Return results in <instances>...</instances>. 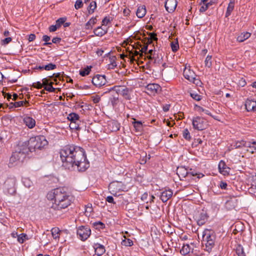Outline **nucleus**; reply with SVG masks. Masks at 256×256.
Masks as SVG:
<instances>
[{
  "instance_id": "obj_1",
  "label": "nucleus",
  "mask_w": 256,
  "mask_h": 256,
  "mask_svg": "<svg viewBox=\"0 0 256 256\" xmlns=\"http://www.w3.org/2000/svg\"><path fill=\"white\" fill-rule=\"evenodd\" d=\"M60 153L62 166L70 170L76 166L78 171L84 172L90 166L85 152L80 147L68 145Z\"/></svg>"
},
{
  "instance_id": "obj_2",
  "label": "nucleus",
  "mask_w": 256,
  "mask_h": 256,
  "mask_svg": "<svg viewBox=\"0 0 256 256\" xmlns=\"http://www.w3.org/2000/svg\"><path fill=\"white\" fill-rule=\"evenodd\" d=\"M48 200H54L50 209L60 210L67 208L72 203V196L64 188H58L49 192L46 195Z\"/></svg>"
},
{
  "instance_id": "obj_3",
  "label": "nucleus",
  "mask_w": 256,
  "mask_h": 256,
  "mask_svg": "<svg viewBox=\"0 0 256 256\" xmlns=\"http://www.w3.org/2000/svg\"><path fill=\"white\" fill-rule=\"evenodd\" d=\"M47 144L48 141L44 136L32 137L28 141V148H26L23 149L18 148V150H16L12 153L10 158V161L14 162L16 160H20L21 158H24L25 157L26 154L28 152V150L32 151V150L41 149Z\"/></svg>"
},
{
  "instance_id": "obj_4",
  "label": "nucleus",
  "mask_w": 256,
  "mask_h": 256,
  "mask_svg": "<svg viewBox=\"0 0 256 256\" xmlns=\"http://www.w3.org/2000/svg\"><path fill=\"white\" fill-rule=\"evenodd\" d=\"M112 90L115 91L118 95L120 94L126 100H130L132 98L131 93L132 92V88H128L124 86H114L106 90L104 92V94H106L107 92H110Z\"/></svg>"
},
{
  "instance_id": "obj_5",
  "label": "nucleus",
  "mask_w": 256,
  "mask_h": 256,
  "mask_svg": "<svg viewBox=\"0 0 256 256\" xmlns=\"http://www.w3.org/2000/svg\"><path fill=\"white\" fill-rule=\"evenodd\" d=\"M203 241L206 242L208 251L211 250L214 246L216 236L214 232L209 230H205L202 234Z\"/></svg>"
},
{
  "instance_id": "obj_6",
  "label": "nucleus",
  "mask_w": 256,
  "mask_h": 256,
  "mask_svg": "<svg viewBox=\"0 0 256 256\" xmlns=\"http://www.w3.org/2000/svg\"><path fill=\"white\" fill-rule=\"evenodd\" d=\"M192 124L193 128L198 130H202L208 128V122L204 118L196 116L192 118Z\"/></svg>"
},
{
  "instance_id": "obj_7",
  "label": "nucleus",
  "mask_w": 256,
  "mask_h": 256,
  "mask_svg": "<svg viewBox=\"0 0 256 256\" xmlns=\"http://www.w3.org/2000/svg\"><path fill=\"white\" fill-rule=\"evenodd\" d=\"M124 184L122 182L114 181L110 183L108 186L110 192L114 196L119 195L118 193L123 190Z\"/></svg>"
},
{
  "instance_id": "obj_8",
  "label": "nucleus",
  "mask_w": 256,
  "mask_h": 256,
  "mask_svg": "<svg viewBox=\"0 0 256 256\" xmlns=\"http://www.w3.org/2000/svg\"><path fill=\"white\" fill-rule=\"evenodd\" d=\"M91 234V230L88 226H82L77 230V235L82 241L86 240Z\"/></svg>"
},
{
  "instance_id": "obj_9",
  "label": "nucleus",
  "mask_w": 256,
  "mask_h": 256,
  "mask_svg": "<svg viewBox=\"0 0 256 256\" xmlns=\"http://www.w3.org/2000/svg\"><path fill=\"white\" fill-rule=\"evenodd\" d=\"M16 179L15 178H8L4 182V186L7 192L10 194H14L16 192L15 187Z\"/></svg>"
},
{
  "instance_id": "obj_10",
  "label": "nucleus",
  "mask_w": 256,
  "mask_h": 256,
  "mask_svg": "<svg viewBox=\"0 0 256 256\" xmlns=\"http://www.w3.org/2000/svg\"><path fill=\"white\" fill-rule=\"evenodd\" d=\"M106 82L105 76L97 74L92 78V83L97 87H101Z\"/></svg>"
},
{
  "instance_id": "obj_11",
  "label": "nucleus",
  "mask_w": 256,
  "mask_h": 256,
  "mask_svg": "<svg viewBox=\"0 0 256 256\" xmlns=\"http://www.w3.org/2000/svg\"><path fill=\"white\" fill-rule=\"evenodd\" d=\"M147 93L150 95H155L161 90L160 85L156 84H148L146 88Z\"/></svg>"
},
{
  "instance_id": "obj_12",
  "label": "nucleus",
  "mask_w": 256,
  "mask_h": 256,
  "mask_svg": "<svg viewBox=\"0 0 256 256\" xmlns=\"http://www.w3.org/2000/svg\"><path fill=\"white\" fill-rule=\"evenodd\" d=\"M204 176V175L202 173L198 172L195 170L190 168L188 170V182L196 181V178L200 179Z\"/></svg>"
},
{
  "instance_id": "obj_13",
  "label": "nucleus",
  "mask_w": 256,
  "mask_h": 256,
  "mask_svg": "<svg viewBox=\"0 0 256 256\" xmlns=\"http://www.w3.org/2000/svg\"><path fill=\"white\" fill-rule=\"evenodd\" d=\"M177 4L176 0H166L164 6L168 12H172L176 10Z\"/></svg>"
},
{
  "instance_id": "obj_14",
  "label": "nucleus",
  "mask_w": 256,
  "mask_h": 256,
  "mask_svg": "<svg viewBox=\"0 0 256 256\" xmlns=\"http://www.w3.org/2000/svg\"><path fill=\"white\" fill-rule=\"evenodd\" d=\"M245 108L248 112L256 111V101L248 98L245 102Z\"/></svg>"
},
{
  "instance_id": "obj_15",
  "label": "nucleus",
  "mask_w": 256,
  "mask_h": 256,
  "mask_svg": "<svg viewBox=\"0 0 256 256\" xmlns=\"http://www.w3.org/2000/svg\"><path fill=\"white\" fill-rule=\"evenodd\" d=\"M93 248L94 249L96 254L98 256L102 255L106 252L104 246L98 242L94 243Z\"/></svg>"
},
{
  "instance_id": "obj_16",
  "label": "nucleus",
  "mask_w": 256,
  "mask_h": 256,
  "mask_svg": "<svg viewBox=\"0 0 256 256\" xmlns=\"http://www.w3.org/2000/svg\"><path fill=\"white\" fill-rule=\"evenodd\" d=\"M176 174L180 177V179L182 178H186L188 180V170L184 166H178L177 168Z\"/></svg>"
},
{
  "instance_id": "obj_17",
  "label": "nucleus",
  "mask_w": 256,
  "mask_h": 256,
  "mask_svg": "<svg viewBox=\"0 0 256 256\" xmlns=\"http://www.w3.org/2000/svg\"><path fill=\"white\" fill-rule=\"evenodd\" d=\"M184 76L186 79L190 82L196 76V74L192 70L186 68L184 70Z\"/></svg>"
},
{
  "instance_id": "obj_18",
  "label": "nucleus",
  "mask_w": 256,
  "mask_h": 256,
  "mask_svg": "<svg viewBox=\"0 0 256 256\" xmlns=\"http://www.w3.org/2000/svg\"><path fill=\"white\" fill-rule=\"evenodd\" d=\"M56 66L55 64L52 63H50L47 64L42 65V66H38L36 65L34 69L35 70H46L47 71H49L50 70H53L56 69Z\"/></svg>"
},
{
  "instance_id": "obj_19",
  "label": "nucleus",
  "mask_w": 256,
  "mask_h": 256,
  "mask_svg": "<svg viewBox=\"0 0 256 256\" xmlns=\"http://www.w3.org/2000/svg\"><path fill=\"white\" fill-rule=\"evenodd\" d=\"M173 192L171 190L163 191L160 195V199L164 202H166L172 196Z\"/></svg>"
},
{
  "instance_id": "obj_20",
  "label": "nucleus",
  "mask_w": 256,
  "mask_h": 256,
  "mask_svg": "<svg viewBox=\"0 0 256 256\" xmlns=\"http://www.w3.org/2000/svg\"><path fill=\"white\" fill-rule=\"evenodd\" d=\"M108 128L111 132H116L120 130V124L116 120H111L108 122Z\"/></svg>"
},
{
  "instance_id": "obj_21",
  "label": "nucleus",
  "mask_w": 256,
  "mask_h": 256,
  "mask_svg": "<svg viewBox=\"0 0 256 256\" xmlns=\"http://www.w3.org/2000/svg\"><path fill=\"white\" fill-rule=\"evenodd\" d=\"M208 216L207 214L202 212L200 214L198 217L197 218V224L199 226H202L204 224L207 220Z\"/></svg>"
},
{
  "instance_id": "obj_22",
  "label": "nucleus",
  "mask_w": 256,
  "mask_h": 256,
  "mask_svg": "<svg viewBox=\"0 0 256 256\" xmlns=\"http://www.w3.org/2000/svg\"><path fill=\"white\" fill-rule=\"evenodd\" d=\"M23 120L25 124L29 128H32L36 126V120L31 117L26 116L24 118Z\"/></svg>"
},
{
  "instance_id": "obj_23",
  "label": "nucleus",
  "mask_w": 256,
  "mask_h": 256,
  "mask_svg": "<svg viewBox=\"0 0 256 256\" xmlns=\"http://www.w3.org/2000/svg\"><path fill=\"white\" fill-rule=\"evenodd\" d=\"M134 121L132 122L136 132H141L143 130V124L141 121L136 120L132 118Z\"/></svg>"
},
{
  "instance_id": "obj_24",
  "label": "nucleus",
  "mask_w": 256,
  "mask_h": 256,
  "mask_svg": "<svg viewBox=\"0 0 256 256\" xmlns=\"http://www.w3.org/2000/svg\"><path fill=\"white\" fill-rule=\"evenodd\" d=\"M108 32V29L102 28V26H98L94 30V33L96 36H102Z\"/></svg>"
},
{
  "instance_id": "obj_25",
  "label": "nucleus",
  "mask_w": 256,
  "mask_h": 256,
  "mask_svg": "<svg viewBox=\"0 0 256 256\" xmlns=\"http://www.w3.org/2000/svg\"><path fill=\"white\" fill-rule=\"evenodd\" d=\"M146 8L144 6H140L138 7L136 12V15L139 18H143L146 14Z\"/></svg>"
},
{
  "instance_id": "obj_26",
  "label": "nucleus",
  "mask_w": 256,
  "mask_h": 256,
  "mask_svg": "<svg viewBox=\"0 0 256 256\" xmlns=\"http://www.w3.org/2000/svg\"><path fill=\"white\" fill-rule=\"evenodd\" d=\"M218 169L220 173L223 175H226L228 174V172L226 170V166L222 160H221L218 164Z\"/></svg>"
},
{
  "instance_id": "obj_27",
  "label": "nucleus",
  "mask_w": 256,
  "mask_h": 256,
  "mask_svg": "<svg viewBox=\"0 0 256 256\" xmlns=\"http://www.w3.org/2000/svg\"><path fill=\"white\" fill-rule=\"evenodd\" d=\"M116 58L115 56H110L109 58L110 64L108 65V69H114L116 66Z\"/></svg>"
},
{
  "instance_id": "obj_28",
  "label": "nucleus",
  "mask_w": 256,
  "mask_h": 256,
  "mask_svg": "<svg viewBox=\"0 0 256 256\" xmlns=\"http://www.w3.org/2000/svg\"><path fill=\"white\" fill-rule=\"evenodd\" d=\"M234 0H230V2H229L228 8H227L226 12V18H228V16H229L230 15L231 12L234 10Z\"/></svg>"
},
{
  "instance_id": "obj_29",
  "label": "nucleus",
  "mask_w": 256,
  "mask_h": 256,
  "mask_svg": "<svg viewBox=\"0 0 256 256\" xmlns=\"http://www.w3.org/2000/svg\"><path fill=\"white\" fill-rule=\"evenodd\" d=\"M97 22V19L96 17L92 18L86 24L85 28L86 30L92 29L93 26Z\"/></svg>"
},
{
  "instance_id": "obj_30",
  "label": "nucleus",
  "mask_w": 256,
  "mask_h": 256,
  "mask_svg": "<svg viewBox=\"0 0 256 256\" xmlns=\"http://www.w3.org/2000/svg\"><path fill=\"white\" fill-rule=\"evenodd\" d=\"M251 34L248 32L242 33L237 38V40L239 42H243L250 36Z\"/></svg>"
},
{
  "instance_id": "obj_31",
  "label": "nucleus",
  "mask_w": 256,
  "mask_h": 256,
  "mask_svg": "<svg viewBox=\"0 0 256 256\" xmlns=\"http://www.w3.org/2000/svg\"><path fill=\"white\" fill-rule=\"evenodd\" d=\"M192 248L188 244H184L180 250V253L183 256H186L189 254Z\"/></svg>"
},
{
  "instance_id": "obj_32",
  "label": "nucleus",
  "mask_w": 256,
  "mask_h": 256,
  "mask_svg": "<svg viewBox=\"0 0 256 256\" xmlns=\"http://www.w3.org/2000/svg\"><path fill=\"white\" fill-rule=\"evenodd\" d=\"M236 252L238 256H246L242 246L240 244L236 246Z\"/></svg>"
},
{
  "instance_id": "obj_33",
  "label": "nucleus",
  "mask_w": 256,
  "mask_h": 256,
  "mask_svg": "<svg viewBox=\"0 0 256 256\" xmlns=\"http://www.w3.org/2000/svg\"><path fill=\"white\" fill-rule=\"evenodd\" d=\"M80 116L78 114L71 113L68 115V118L71 122L70 124H72V123L76 124V122L78 120Z\"/></svg>"
},
{
  "instance_id": "obj_34",
  "label": "nucleus",
  "mask_w": 256,
  "mask_h": 256,
  "mask_svg": "<svg viewBox=\"0 0 256 256\" xmlns=\"http://www.w3.org/2000/svg\"><path fill=\"white\" fill-rule=\"evenodd\" d=\"M194 108H195V110L199 112H204L206 114H208V116H212V114L211 112H210L209 110L204 109V108H202V107H201L199 106L196 104L194 106Z\"/></svg>"
},
{
  "instance_id": "obj_35",
  "label": "nucleus",
  "mask_w": 256,
  "mask_h": 256,
  "mask_svg": "<svg viewBox=\"0 0 256 256\" xmlns=\"http://www.w3.org/2000/svg\"><path fill=\"white\" fill-rule=\"evenodd\" d=\"M110 101L113 106H116L118 102V96L116 95H112L110 98Z\"/></svg>"
},
{
  "instance_id": "obj_36",
  "label": "nucleus",
  "mask_w": 256,
  "mask_h": 256,
  "mask_svg": "<svg viewBox=\"0 0 256 256\" xmlns=\"http://www.w3.org/2000/svg\"><path fill=\"white\" fill-rule=\"evenodd\" d=\"M92 224L96 229L98 230L104 229L105 228V224L100 221L94 222Z\"/></svg>"
},
{
  "instance_id": "obj_37",
  "label": "nucleus",
  "mask_w": 256,
  "mask_h": 256,
  "mask_svg": "<svg viewBox=\"0 0 256 256\" xmlns=\"http://www.w3.org/2000/svg\"><path fill=\"white\" fill-rule=\"evenodd\" d=\"M96 8V3L95 1L92 2L88 6V12L89 14H92Z\"/></svg>"
},
{
  "instance_id": "obj_38",
  "label": "nucleus",
  "mask_w": 256,
  "mask_h": 256,
  "mask_svg": "<svg viewBox=\"0 0 256 256\" xmlns=\"http://www.w3.org/2000/svg\"><path fill=\"white\" fill-rule=\"evenodd\" d=\"M92 68V66H87L86 68H84V70H80V76H84L88 75L90 72Z\"/></svg>"
},
{
  "instance_id": "obj_39",
  "label": "nucleus",
  "mask_w": 256,
  "mask_h": 256,
  "mask_svg": "<svg viewBox=\"0 0 256 256\" xmlns=\"http://www.w3.org/2000/svg\"><path fill=\"white\" fill-rule=\"evenodd\" d=\"M182 136L186 140H191L190 132L188 128L184 129L182 131Z\"/></svg>"
},
{
  "instance_id": "obj_40",
  "label": "nucleus",
  "mask_w": 256,
  "mask_h": 256,
  "mask_svg": "<svg viewBox=\"0 0 256 256\" xmlns=\"http://www.w3.org/2000/svg\"><path fill=\"white\" fill-rule=\"evenodd\" d=\"M125 239L122 240V244L123 246H130L133 245V242L132 240L129 239V238H126L125 236H124Z\"/></svg>"
},
{
  "instance_id": "obj_41",
  "label": "nucleus",
  "mask_w": 256,
  "mask_h": 256,
  "mask_svg": "<svg viewBox=\"0 0 256 256\" xmlns=\"http://www.w3.org/2000/svg\"><path fill=\"white\" fill-rule=\"evenodd\" d=\"M59 232L60 230L58 228H54L52 229V234L54 238L56 239V238H59Z\"/></svg>"
},
{
  "instance_id": "obj_42",
  "label": "nucleus",
  "mask_w": 256,
  "mask_h": 256,
  "mask_svg": "<svg viewBox=\"0 0 256 256\" xmlns=\"http://www.w3.org/2000/svg\"><path fill=\"white\" fill-rule=\"evenodd\" d=\"M24 105L27 106L28 105V101H19L14 102V106H15V108L20 107L24 106Z\"/></svg>"
},
{
  "instance_id": "obj_43",
  "label": "nucleus",
  "mask_w": 256,
  "mask_h": 256,
  "mask_svg": "<svg viewBox=\"0 0 256 256\" xmlns=\"http://www.w3.org/2000/svg\"><path fill=\"white\" fill-rule=\"evenodd\" d=\"M212 57L211 56L208 55L206 58L204 63L206 66L208 68L211 67L212 65Z\"/></svg>"
},
{
  "instance_id": "obj_44",
  "label": "nucleus",
  "mask_w": 256,
  "mask_h": 256,
  "mask_svg": "<svg viewBox=\"0 0 256 256\" xmlns=\"http://www.w3.org/2000/svg\"><path fill=\"white\" fill-rule=\"evenodd\" d=\"M170 46L172 50L174 52H176L179 48V44L178 40L176 42H172L170 44Z\"/></svg>"
},
{
  "instance_id": "obj_45",
  "label": "nucleus",
  "mask_w": 256,
  "mask_h": 256,
  "mask_svg": "<svg viewBox=\"0 0 256 256\" xmlns=\"http://www.w3.org/2000/svg\"><path fill=\"white\" fill-rule=\"evenodd\" d=\"M150 38L148 40V44H151L152 40H157L158 38H156V34L154 33H150Z\"/></svg>"
},
{
  "instance_id": "obj_46",
  "label": "nucleus",
  "mask_w": 256,
  "mask_h": 256,
  "mask_svg": "<svg viewBox=\"0 0 256 256\" xmlns=\"http://www.w3.org/2000/svg\"><path fill=\"white\" fill-rule=\"evenodd\" d=\"M112 20V19L110 18L109 16H106L102 20V26H107L108 23L110 22V21Z\"/></svg>"
},
{
  "instance_id": "obj_47",
  "label": "nucleus",
  "mask_w": 256,
  "mask_h": 256,
  "mask_svg": "<svg viewBox=\"0 0 256 256\" xmlns=\"http://www.w3.org/2000/svg\"><path fill=\"white\" fill-rule=\"evenodd\" d=\"M244 144H245V141L243 140L238 141L236 142L234 146L236 148H240L244 146Z\"/></svg>"
},
{
  "instance_id": "obj_48",
  "label": "nucleus",
  "mask_w": 256,
  "mask_h": 256,
  "mask_svg": "<svg viewBox=\"0 0 256 256\" xmlns=\"http://www.w3.org/2000/svg\"><path fill=\"white\" fill-rule=\"evenodd\" d=\"M26 236V234H21L18 236V240L19 242L22 244L24 241V238Z\"/></svg>"
},
{
  "instance_id": "obj_49",
  "label": "nucleus",
  "mask_w": 256,
  "mask_h": 256,
  "mask_svg": "<svg viewBox=\"0 0 256 256\" xmlns=\"http://www.w3.org/2000/svg\"><path fill=\"white\" fill-rule=\"evenodd\" d=\"M83 6V3L82 0H76V2L74 7L76 9L78 10Z\"/></svg>"
},
{
  "instance_id": "obj_50",
  "label": "nucleus",
  "mask_w": 256,
  "mask_h": 256,
  "mask_svg": "<svg viewBox=\"0 0 256 256\" xmlns=\"http://www.w3.org/2000/svg\"><path fill=\"white\" fill-rule=\"evenodd\" d=\"M190 96L193 99L197 101H199L202 99L201 96L198 94L196 93H190Z\"/></svg>"
},
{
  "instance_id": "obj_51",
  "label": "nucleus",
  "mask_w": 256,
  "mask_h": 256,
  "mask_svg": "<svg viewBox=\"0 0 256 256\" xmlns=\"http://www.w3.org/2000/svg\"><path fill=\"white\" fill-rule=\"evenodd\" d=\"M66 20V18H58L56 21V25L58 27H60L62 24H64Z\"/></svg>"
},
{
  "instance_id": "obj_52",
  "label": "nucleus",
  "mask_w": 256,
  "mask_h": 256,
  "mask_svg": "<svg viewBox=\"0 0 256 256\" xmlns=\"http://www.w3.org/2000/svg\"><path fill=\"white\" fill-rule=\"evenodd\" d=\"M44 90L49 92H54L56 90V88H54L52 85L48 84L44 86Z\"/></svg>"
},
{
  "instance_id": "obj_53",
  "label": "nucleus",
  "mask_w": 256,
  "mask_h": 256,
  "mask_svg": "<svg viewBox=\"0 0 256 256\" xmlns=\"http://www.w3.org/2000/svg\"><path fill=\"white\" fill-rule=\"evenodd\" d=\"M92 102L94 104H97V103L99 102L100 100V97L98 95H95V96H92Z\"/></svg>"
},
{
  "instance_id": "obj_54",
  "label": "nucleus",
  "mask_w": 256,
  "mask_h": 256,
  "mask_svg": "<svg viewBox=\"0 0 256 256\" xmlns=\"http://www.w3.org/2000/svg\"><path fill=\"white\" fill-rule=\"evenodd\" d=\"M130 54H132V56H140V58H142L143 56V54L142 53H140L139 52H138L136 50H134V52L131 51L130 52Z\"/></svg>"
},
{
  "instance_id": "obj_55",
  "label": "nucleus",
  "mask_w": 256,
  "mask_h": 256,
  "mask_svg": "<svg viewBox=\"0 0 256 256\" xmlns=\"http://www.w3.org/2000/svg\"><path fill=\"white\" fill-rule=\"evenodd\" d=\"M12 39L10 37H8L2 40V44L6 45L10 43L12 41Z\"/></svg>"
},
{
  "instance_id": "obj_56",
  "label": "nucleus",
  "mask_w": 256,
  "mask_h": 256,
  "mask_svg": "<svg viewBox=\"0 0 256 256\" xmlns=\"http://www.w3.org/2000/svg\"><path fill=\"white\" fill-rule=\"evenodd\" d=\"M190 82H193L194 84H196V86H200L202 84L201 81L198 79L196 78V76L194 78V79L192 80Z\"/></svg>"
},
{
  "instance_id": "obj_57",
  "label": "nucleus",
  "mask_w": 256,
  "mask_h": 256,
  "mask_svg": "<svg viewBox=\"0 0 256 256\" xmlns=\"http://www.w3.org/2000/svg\"><path fill=\"white\" fill-rule=\"evenodd\" d=\"M210 4V3H207V4H205V6H202L200 8V12H205L208 8V6H209Z\"/></svg>"
},
{
  "instance_id": "obj_58",
  "label": "nucleus",
  "mask_w": 256,
  "mask_h": 256,
  "mask_svg": "<svg viewBox=\"0 0 256 256\" xmlns=\"http://www.w3.org/2000/svg\"><path fill=\"white\" fill-rule=\"evenodd\" d=\"M244 146L246 148H254L252 142H246L245 141V144H244Z\"/></svg>"
},
{
  "instance_id": "obj_59",
  "label": "nucleus",
  "mask_w": 256,
  "mask_h": 256,
  "mask_svg": "<svg viewBox=\"0 0 256 256\" xmlns=\"http://www.w3.org/2000/svg\"><path fill=\"white\" fill-rule=\"evenodd\" d=\"M32 86L38 89H40L43 87L42 84L40 82H38L36 83H34Z\"/></svg>"
},
{
  "instance_id": "obj_60",
  "label": "nucleus",
  "mask_w": 256,
  "mask_h": 256,
  "mask_svg": "<svg viewBox=\"0 0 256 256\" xmlns=\"http://www.w3.org/2000/svg\"><path fill=\"white\" fill-rule=\"evenodd\" d=\"M228 184L227 183L225 182L222 181L220 184V187L222 190H226L227 188Z\"/></svg>"
},
{
  "instance_id": "obj_61",
  "label": "nucleus",
  "mask_w": 256,
  "mask_h": 256,
  "mask_svg": "<svg viewBox=\"0 0 256 256\" xmlns=\"http://www.w3.org/2000/svg\"><path fill=\"white\" fill-rule=\"evenodd\" d=\"M58 27L56 25H52L49 27V31L50 32H54L56 30Z\"/></svg>"
},
{
  "instance_id": "obj_62",
  "label": "nucleus",
  "mask_w": 256,
  "mask_h": 256,
  "mask_svg": "<svg viewBox=\"0 0 256 256\" xmlns=\"http://www.w3.org/2000/svg\"><path fill=\"white\" fill-rule=\"evenodd\" d=\"M106 201L109 203L116 204L112 196H108L106 198Z\"/></svg>"
},
{
  "instance_id": "obj_63",
  "label": "nucleus",
  "mask_w": 256,
  "mask_h": 256,
  "mask_svg": "<svg viewBox=\"0 0 256 256\" xmlns=\"http://www.w3.org/2000/svg\"><path fill=\"white\" fill-rule=\"evenodd\" d=\"M61 40V38L58 37L54 38L52 40V42L54 44L59 43Z\"/></svg>"
},
{
  "instance_id": "obj_64",
  "label": "nucleus",
  "mask_w": 256,
  "mask_h": 256,
  "mask_svg": "<svg viewBox=\"0 0 256 256\" xmlns=\"http://www.w3.org/2000/svg\"><path fill=\"white\" fill-rule=\"evenodd\" d=\"M36 38V35L34 34H32L29 35L28 40L29 42H32Z\"/></svg>"
}]
</instances>
